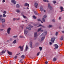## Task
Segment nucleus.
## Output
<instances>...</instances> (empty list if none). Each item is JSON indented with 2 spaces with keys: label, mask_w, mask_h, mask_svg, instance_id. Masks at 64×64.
<instances>
[{
  "label": "nucleus",
  "mask_w": 64,
  "mask_h": 64,
  "mask_svg": "<svg viewBox=\"0 0 64 64\" xmlns=\"http://www.w3.org/2000/svg\"><path fill=\"white\" fill-rule=\"evenodd\" d=\"M56 36H57V35H58V32H56Z\"/></svg>",
  "instance_id": "ea45409f"
},
{
  "label": "nucleus",
  "mask_w": 64,
  "mask_h": 64,
  "mask_svg": "<svg viewBox=\"0 0 64 64\" xmlns=\"http://www.w3.org/2000/svg\"><path fill=\"white\" fill-rule=\"evenodd\" d=\"M17 58V56H16L15 57H14V58L15 59H16V58Z\"/></svg>",
  "instance_id": "864d4df0"
},
{
  "label": "nucleus",
  "mask_w": 64,
  "mask_h": 64,
  "mask_svg": "<svg viewBox=\"0 0 64 64\" xmlns=\"http://www.w3.org/2000/svg\"><path fill=\"white\" fill-rule=\"evenodd\" d=\"M3 16L4 17V18L6 17V15L5 14H4L3 15Z\"/></svg>",
  "instance_id": "c9c22d12"
},
{
  "label": "nucleus",
  "mask_w": 64,
  "mask_h": 64,
  "mask_svg": "<svg viewBox=\"0 0 64 64\" xmlns=\"http://www.w3.org/2000/svg\"><path fill=\"white\" fill-rule=\"evenodd\" d=\"M48 62H45V64H48Z\"/></svg>",
  "instance_id": "49530a36"
},
{
  "label": "nucleus",
  "mask_w": 64,
  "mask_h": 64,
  "mask_svg": "<svg viewBox=\"0 0 64 64\" xmlns=\"http://www.w3.org/2000/svg\"><path fill=\"white\" fill-rule=\"evenodd\" d=\"M40 55V52H38L37 55V56H38V55Z\"/></svg>",
  "instance_id": "58836bf2"
},
{
  "label": "nucleus",
  "mask_w": 64,
  "mask_h": 64,
  "mask_svg": "<svg viewBox=\"0 0 64 64\" xmlns=\"http://www.w3.org/2000/svg\"><path fill=\"white\" fill-rule=\"evenodd\" d=\"M60 10H61V11H60V12H63V11H64L63 10V9H64V8H63V7L62 6H61L60 8Z\"/></svg>",
  "instance_id": "0eeeda50"
},
{
  "label": "nucleus",
  "mask_w": 64,
  "mask_h": 64,
  "mask_svg": "<svg viewBox=\"0 0 64 64\" xmlns=\"http://www.w3.org/2000/svg\"><path fill=\"white\" fill-rule=\"evenodd\" d=\"M42 29V28H40L38 29V32H39V31H41V30Z\"/></svg>",
  "instance_id": "4be33fe9"
},
{
  "label": "nucleus",
  "mask_w": 64,
  "mask_h": 64,
  "mask_svg": "<svg viewBox=\"0 0 64 64\" xmlns=\"http://www.w3.org/2000/svg\"><path fill=\"white\" fill-rule=\"evenodd\" d=\"M29 26L31 28H33V26H32L31 25H29Z\"/></svg>",
  "instance_id": "473e14b6"
},
{
  "label": "nucleus",
  "mask_w": 64,
  "mask_h": 64,
  "mask_svg": "<svg viewBox=\"0 0 64 64\" xmlns=\"http://www.w3.org/2000/svg\"><path fill=\"white\" fill-rule=\"evenodd\" d=\"M20 18H19L18 19H17V20H20Z\"/></svg>",
  "instance_id": "e2e57ef3"
},
{
  "label": "nucleus",
  "mask_w": 64,
  "mask_h": 64,
  "mask_svg": "<svg viewBox=\"0 0 64 64\" xmlns=\"http://www.w3.org/2000/svg\"><path fill=\"white\" fill-rule=\"evenodd\" d=\"M47 34V32H44V33L42 34L41 36H40V37H41L42 36H45V35H46Z\"/></svg>",
  "instance_id": "f257e3e1"
},
{
  "label": "nucleus",
  "mask_w": 64,
  "mask_h": 64,
  "mask_svg": "<svg viewBox=\"0 0 64 64\" xmlns=\"http://www.w3.org/2000/svg\"><path fill=\"white\" fill-rule=\"evenodd\" d=\"M22 60H21L19 62H21V61H22Z\"/></svg>",
  "instance_id": "052dcab7"
},
{
  "label": "nucleus",
  "mask_w": 64,
  "mask_h": 64,
  "mask_svg": "<svg viewBox=\"0 0 64 64\" xmlns=\"http://www.w3.org/2000/svg\"><path fill=\"white\" fill-rule=\"evenodd\" d=\"M8 54H9V55H12V52H8Z\"/></svg>",
  "instance_id": "dca6fc26"
},
{
  "label": "nucleus",
  "mask_w": 64,
  "mask_h": 64,
  "mask_svg": "<svg viewBox=\"0 0 64 64\" xmlns=\"http://www.w3.org/2000/svg\"><path fill=\"white\" fill-rule=\"evenodd\" d=\"M38 21H41V20H38Z\"/></svg>",
  "instance_id": "bf43d9fd"
},
{
  "label": "nucleus",
  "mask_w": 64,
  "mask_h": 64,
  "mask_svg": "<svg viewBox=\"0 0 64 64\" xmlns=\"http://www.w3.org/2000/svg\"><path fill=\"white\" fill-rule=\"evenodd\" d=\"M43 32V30H42L41 31V32Z\"/></svg>",
  "instance_id": "69168bd1"
},
{
  "label": "nucleus",
  "mask_w": 64,
  "mask_h": 64,
  "mask_svg": "<svg viewBox=\"0 0 64 64\" xmlns=\"http://www.w3.org/2000/svg\"><path fill=\"white\" fill-rule=\"evenodd\" d=\"M47 17V16L46 15H45L44 16V18H46Z\"/></svg>",
  "instance_id": "f704fd0d"
},
{
  "label": "nucleus",
  "mask_w": 64,
  "mask_h": 64,
  "mask_svg": "<svg viewBox=\"0 0 64 64\" xmlns=\"http://www.w3.org/2000/svg\"><path fill=\"white\" fill-rule=\"evenodd\" d=\"M55 20H52V22H55Z\"/></svg>",
  "instance_id": "8fccbe9b"
},
{
  "label": "nucleus",
  "mask_w": 64,
  "mask_h": 64,
  "mask_svg": "<svg viewBox=\"0 0 64 64\" xmlns=\"http://www.w3.org/2000/svg\"><path fill=\"white\" fill-rule=\"evenodd\" d=\"M17 36H13V37L14 38H17Z\"/></svg>",
  "instance_id": "7c9ffc66"
},
{
  "label": "nucleus",
  "mask_w": 64,
  "mask_h": 64,
  "mask_svg": "<svg viewBox=\"0 0 64 64\" xmlns=\"http://www.w3.org/2000/svg\"><path fill=\"white\" fill-rule=\"evenodd\" d=\"M11 2L12 3L14 4V5L16 4V2L14 0H12L11 1Z\"/></svg>",
  "instance_id": "6e6552de"
},
{
  "label": "nucleus",
  "mask_w": 64,
  "mask_h": 64,
  "mask_svg": "<svg viewBox=\"0 0 64 64\" xmlns=\"http://www.w3.org/2000/svg\"><path fill=\"white\" fill-rule=\"evenodd\" d=\"M5 0H4L2 1V3H5Z\"/></svg>",
  "instance_id": "79ce46f5"
},
{
  "label": "nucleus",
  "mask_w": 64,
  "mask_h": 64,
  "mask_svg": "<svg viewBox=\"0 0 64 64\" xmlns=\"http://www.w3.org/2000/svg\"><path fill=\"white\" fill-rule=\"evenodd\" d=\"M34 13H35V14H36V12H34Z\"/></svg>",
  "instance_id": "338daca9"
},
{
  "label": "nucleus",
  "mask_w": 64,
  "mask_h": 64,
  "mask_svg": "<svg viewBox=\"0 0 64 64\" xmlns=\"http://www.w3.org/2000/svg\"><path fill=\"white\" fill-rule=\"evenodd\" d=\"M16 12L17 13H19L20 12V10H16Z\"/></svg>",
  "instance_id": "bb28decb"
},
{
  "label": "nucleus",
  "mask_w": 64,
  "mask_h": 64,
  "mask_svg": "<svg viewBox=\"0 0 64 64\" xmlns=\"http://www.w3.org/2000/svg\"><path fill=\"white\" fill-rule=\"evenodd\" d=\"M11 28H8L7 30V32L8 34H10V31H11Z\"/></svg>",
  "instance_id": "7ed1b4c3"
},
{
  "label": "nucleus",
  "mask_w": 64,
  "mask_h": 64,
  "mask_svg": "<svg viewBox=\"0 0 64 64\" xmlns=\"http://www.w3.org/2000/svg\"><path fill=\"white\" fill-rule=\"evenodd\" d=\"M24 37L23 36H20V38H23Z\"/></svg>",
  "instance_id": "e433bc0d"
},
{
  "label": "nucleus",
  "mask_w": 64,
  "mask_h": 64,
  "mask_svg": "<svg viewBox=\"0 0 64 64\" xmlns=\"http://www.w3.org/2000/svg\"><path fill=\"white\" fill-rule=\"evenodd\" d=\"M38 36V35H37V32H35L34 33V37H36Z\"/></svg>",
  "instance_id": "ddd939ff"
},
{
  "label": "nucleus",
  "mask_w": 64,
  "mask_h": 64,
  "mask_svg": "<svg viewBox=\"0 0 64 64\" xmlns=\"http://www.w3.org/2000/svg\"><path fill=\"white\" fill-rule=\"evenodd\" d=\"M53 2L54 4H56V2L55 1H53Z\"/></svg>",
  "instance_id": "2f4dec72"
},
{
  "label": "nucleus",
  "mask_w": 64,
  "mask_h": 64,
  "mask_svg": "<svg viewBox=\"0 0 64 64\" xmlns=\"http://www.w3.org/2000/svg\"><path fill=\"white\" fill-rule=\"evenodd\" d=\"M60 40H63V37L62 36L60 38Z\"/></svg>",
  "instance_id": "5701e85b"
},
{
  "label": "nucleus",
  "mask_w": 64,
  "mask_h": 64,
  "mask_svg": "<svg viewBox=\"0 0 64 64\" xmlns=\"http://www.w3.org/2000/svg\"><path fill=\"white\" fill-rule=\"evenodd\" d=\"M40 26H42V27H43V28H45V27H44V26H42V25L41 24L39 25V26H38V27H40Z\"/></svg>",
  "instance_id": "393cba45"
},
{
  "label": "nucleus",
  "mask_w": 64,
  "mask_h": 64,
  "mask_svg": "<svg viewBox=\"0 0 64 64\" xmlns=\"http://www.w3.org/2000/svg\"><path fill=\"white\" fill-rule=\"evenodd\" d=\"M33 18L34 19H36V17H35V16H34Z\"/></svg>",
  "instance_id": "4c0bfd02"
},
{
  "label": "nucleus",
  "mask_w": 64,
  "mask_h": 64,
  "mask_svg": "<svg viewBox=\"0 0 64 64\" xmlns=\"http://www.w3.org/2000/svg\"><path fill=\"white\" fill-rule=\"evenodd\" d=\"M10 41V40H8L7 41V42H9Z\"/></svg>",
  "instance_id": "13d9d810"
},
{
  "label": "nucleus",
  "mask_w": 64,
  "mask_h": 64,
  "mask_svg": "<svg viewBox=\"0 0 64 64\" xmlns=\"http://www.w3.org/2000/svg\"><path fill=\"white\" fill-rule=\"evenodd\" d=\"M44 2H49L47 0H43Z\"/></svg>",
  "instance_id": "b1692460"
},
{
  "label": "nucleus",
  "mask_w": 64,
  "mask_h": 64,
  "mask_svg": "<svg viewBox=\"0 0 64 64\" xmlns=\"http://www.w3.org/2000/svg\"><path fill=\"white\" fill-rule=\"evenodd\" d=\"M39 49L40 51H42V48L41 47H39Z\"/></svg>",
  "instance_id": "a878e982"
},
{
  "label": "nucleus",
  "mask_w": 64,
  "mask_h": 64,
  "mask_svg": "<svg viewBox=\"0 0 64 64\" xmlns=\"http://www.w3.org/2000/svg\"><path fill=\"white\" fill-rule=\"evenodd\" d=\"M48 28H52V27H53V26L52 25H50L48 26Z\"/></svg>",
  "instance_id": "cd10ccee"
},
{
  "label": "nucleus",
  "mask_w": 64,
  "mask_h": 64,
  "mask_svg": "<svg viewBox=\"0 0 64 64\" xmlns=\"http://www.w3.org/2000/svg\"><path fill=\"white\" fill-rule=\"evenodd\" d=\"M20 26V27H22V29H23V26Z\"/></svg>",
  "instance_id": "37998d69"
},
{
  "label": "nucleus",
  "mask_w": 64,
  "mask_h": 64,
  "mask_svg": "<svg viewBox=\"0 0 64 64\" xmlns=\"http://www.w3.org/2000/svg\"><path fill=\"white\" fill-rule=\"evenodd\" d=\"M54 46L56 49H58V48H59V46L58 45L56 44L54 45Z\"/></svg>",
  "instance_id": "9b49d317"
},
{
  "label": "nucleus",
  "mask_w": 64,
  "mask_h": 64,
  "mask_svg": "<svg viewBox=\"0 0 64 64\" xmlns=\"http://www.w3.org/2000/svg\"><path fill=\"white\" fill-rule=\"evenodd\" d=\"M57 60V59L55 58H54V59H53V61H56V60Z\"/></svg>",
  "instance_id": "c756f323"
},
{
  "label": "nucleus",
  "mask_w": 64,
  "mask_h": 64,
  "mask_svg": "<svg viewBox=\"0 0 64 64\" xmlns=\"http://www.w3.org/2000/svg\"><path fill=\"white\" fill-rule=\"evenodd\" d=\"M44 12H45V13L46 12V10H44Z\"/></svg>",
  "instance_id": "774afa93"
},
{
  "label": "nucleus",
  "mask_w": 64,
  "mask_h": 64,
  "mask_svg": "<svg viewBox=\"0 0 64 64\" xmlns=\"http://www.w3.org/2000/svg\"><path fill=\"white\" fill-rule=\"evenodd\" d=\"M0 21H2V23H4L5 22L6 20L5 19L3 18L2 19V18H0Z\"/></svg>",
  "instance_id": "20e7f679"
},
{
  "label": "nucleus",
  "mask_w": 64,
  "mask_h": 64,
  "mask_svg": "<svg viewBox=\"0 0 64 64\" xmlns=\"http://www.w3.org/2000/svg\"><path fill=\"white\" fill-rule=\"evenodd\" d=\"M26 28L27 29H28L29 30H31V28L28 27H26Z\"/></svg>",
  "instance_id": "a211bd4d"
},
{
  "label": "nucleus",
  "mask_w": 64,
  "mask_h": 64,
  "mask_svg": "<svg viewBox=\"0 0 64 64\" xmlns=\"http://www.w3.org/2000/svg\"><path fill=\"white\" fill-rule=\"evenodd\" d=\"M34 6H36V8H37V6L38 5V4L37 3H35L34 4Z\"/></svg>",
  "instance_id": "f8f14e48"
},
{
  "label": "nucleus",
  "mask_w": 64,
  "mask_h": 64,
  "mask_svg": "<svg viewBox=\"0 0 64 64\" xmlns=\"http://www.w3.org/2000/svg\"><path fill=\"white\" fill-rule=\"evenodd\" d=\"M32 42H30V47L31 48H33V46H32Z\"/></svg>",
  "instance_id": "1a4fd4ad"
},
{
  "label": "nucleus",
  "mask_w": 64,
  "mask_h": 64,
  "mask_svg": "<svg viewBox=\"0 0 64 64\" xmlns=\"http://www.w3.org/2000/svg\"><path fill=\"white\" fill-rule=\"evenodd\" d=\"M40 10L41 11H44V9H43V8L42 7H40Z\"/></svg>",
  "instance_id": "2eb2a0df"
},
{
  "label": "nucleus",
  "mask_w": 64,
  "mask_h": 64,
  "mask_svg": "<svg viewBox=\"0 0 64 64\" xmlns=\"http://www.w3.org/2000/svg\"><path fill=\"white\" fill-rule=\"evenodd\" d=\"M40 22H41L42 23H43V22H42V21L41 20L40 21Z\"/></svg>",
  "instance_id": "680f3d73"
},
{
  "label": "nucleus",
  "mask_w": 64,
  "mask_h": 64,
  "mask_svg": "<svg viewBox=\"0 0 64 64\" xmlns=\"http://www.w3.org/2000/svg\"><path fill=\"white\" fill-rule=\"evenodd\" d=\"M42 20L43 22H45V19L44 18H42Z\"/></svg>",
  "instance_id": "c85d7f7f"
},
{
  "label": "nucleus",
  "mask_w": 64,
  "mask_h": 64,
  "mask_svg": "<svg viewBox=\"0 0 64 64\" xmlns=\"http://www.w3.org/2000/svg\"><path fill=\"white\" fill-rule=\"evenodd\" d=\"M23 17L24 18H27V17H26V16H24V15H23Z\"/></svg>",
  "instance_id": "a19ab883"
},
{
  "label": "nucleus",
  "mask_w": 64,
  "mask_h": 64,
  "mask_svg": "<svg viewBox=\"0 0 64 64\" xmlns=\"http://www.w3.org/2000/svg\"><path fill=\"white\" fill-rule=\"evenodd\" d=\"M23 47H24V46L22 47L21 46H20L18 47V48L20 49L21 51H22L23 50Z\"/></svg>",
  "instance_id": "f03ea898"
},
{
  "label": "nucleus",
  "mask_w": 64,
  "mask_h": 64,
  "mask_svg": "<svg viewBox=\"0 0 64 64\" xmlns=\"http://www.w3.org/2000/svg\"><path fill=\"white\" fill-rule=\"evenodd\" d=\"M16 40H15L13 42V43L14 44H16Z\"/></svg>",
  "instance_id": "412c9836"
},
{
  "label": "nucleus",
  "mask_w": 64,
  "mask_h": 64,
  "mask_svg": "<svg viewBox=\"0 0 64 64\" xmlns=\"http://www.w3.org/2000/svg\"><path fill=\"white\" fill-rule=\"evenodd\" d=\"M34 26H37V24H34Z\"/></svg>",
  "instance_id": "6e6d98bb"
},
{
  "label": "nucleus",
  "mask_w": 64,
  "mask_h": 64,
  "mask_svg": "<svg viewBox=\"0 0 64 64\" xmlns=\"http://www.w3.org/2000/svg\"><path fill=\"white\" fill-rule=\"evenodd\" d=\"M44 39H45V37H42V39H41V41H44Z\"/></svg>",
  "instance_id": "f3484780"
},
{
  "label": "nucleus",
  "mask_w": 64,
  "mask_h": 64,
  "mask_svg": "<svg viewBox=\"0 0 64 64\" xmlns=\"http://www.w3.org/2000/svg\"><path fill=\"white\" fill-rule=\"evenodd\" d=\"M62 19V18H61V17H60L59 18V20H61V19Z\"/></svg>",
  "instance_id": "3c124183"
},
{
  "label": "nucleus",
  "mask_w": 64,
  "mask_h": 64,
  "mask_svg": "<svg viewBox=\"0 0 64 64\" xmlns=\"http://www.w3.org/2000/svg\"><path fill=\"white\" fill-rule=\"evenodd\" d=\"M50 5V4H48V8H50V10H52V7Z\"/></svg>",
  "instance_id": "423d86ee"
},
{
  "label": "nucleus",
  "mask_w": 64,
  "mask_h": 64,
  "mask_svg": "<svg viewBox=\"0 0 64 64\" xmlns=\"http://www.w3.org/2000/svg\"><path fill=\"white\" fill-rule=\"evenodd\" d=\"M3 17V16L2 15H0V18H2Z\"/></svg>",
  "instance_id": "c03bdc74"
},
{
  "label": "nucleus",
  "mask_w": 64,
  "mask_h": 64,
  "mask_svg": "<svg viewBox=\"0 0 64 64\" xmlns=\"http://www.w3.org/2000/svg\"><path fill=\"white\" fill-rule=\"evenodd\" d=\"M62 33H64V31H62Z\"/></svg>",
  "instance_id": "0e129e2a"
},
{
  "label": "nucleus",
  "mask_w": 64,
  "mask_h": 64,
  "mask_svg": "<svg viewBox=\"0 0 64 64\" xmlns=\"http://www.w3.org/2000/svg\"><path fill=\"white\" fill-rule=\"evenodd\" d=\"M4 50L2 51V54H3V53H4Z\"/></svg>",
  "instance_id": "5fc2aeb1"
},
{
  "label": "nucleus",
  "mask_w": 64,
  "mask_h": 64,
  "mask_svg": "<svg viewBox=\"0 0 64 64\" xmlns=\"http://www.w3.org/2000/svg\"><path fill=\"white\" fill-rule=\"evenodd\" d=\"M13 20L14 21H15L16 20V18H14L13 19Z\"/></svg>",
  "instance_id": "603ef678"
},
{
  "label": "nucleus",
  "mask_w": 64,
  "mask_h": 64,
  "mask_svg": "<svg viewBox=\"0 0 64 64\" xmlns=\"http://www.w3.org/2000/svg\"><path fill=\"white\" fill-rule=\"evenodd\" d=\"M25 6H28V7H29V4H28L26 3L25 4Z\"/></svg>",
  "instance_id": "4468645a"
},
{
  "label": "nucleus",
  "mask_w": 64,
  "mask_h": 64,
  "mask_svg": "<svg viewBox=\"0 0 64 64\" xmlns=\"http://www.w3.org/2000/svg\"><path fill=\"white\" fill-rule=\"evenodd\" d=\"M28 31H27V30H25L24 31V33L25 34V35H26L28 33Z\"/></svg>",
  "instance_id": "9d476101"
},
{
  "label": "nucleus",
  "mask_w": 64,
  "mask_h": 64,
  "mask_svg": "<svg viewBox=\"0 0 64 64\" xmlns=\"http://www.w3.org/2000/svg\"><path fill=\"white\" fill-rule=\"evenodd\" d=\"M12 40H13V39H12V38H10V41H12Z\"/></svg>",
  "instance_id": "4d7b16f0"
},
{
  "label": "nucleus",
  "mask_w": 64,
  "mask_h": 64,
  "mask_svg": "<svg viewBox=\"0 0 64 64\" xmlns=\"http://www.w3.org/2000/svg\"><path fill=\"white\" fill-rule=\"evenodd\" d=\"M6 11H4V14H6Z\"/></svg>",
  "instance_id": "de8ad7c7"
},
{
  "label": "nucleus",
  "mask_w": 64,
  "mask_h": 64,
  "mask_svg": "<svg viewBox=\"0 0 64 64\" xmlns=\"http://www.w3.org/2000/svg\"><path fill=\"white\" fill-rule=\"evenodd\" d=\"M55 38L54 37L52 38L51 40V41L53 43L55 41Z\"/></svg>",
  "instance_id": "39448f33"
},
{
  "label": "nucleus",
  "mask_w": 64,
  "mask_h": 64,
  "mask_svg": "<svg viewBox=\"0 0 64 64\" xmlns=\"http://www.w3.org/2000/svg\"><path fill=\"white\" fill-rule=\"evenodd\" d=\"M16 7V8H20V6L18 4H17Z\"/></svg>",
  "instance_id": "6ab92c4d"
},
{
  "label": "nucleus",
  "mask_w": 64,
  "mask_h": 64,
  "mask_svg": "<svg viewBox=\"0 0 64 64\" xmlns=\"http://www.w3.org/2000/svg\"><path fill=\"white\" fill-rule=\"evenodd\" d=\"M25 57V56H24V55H22L21 56V58H24Z\"/></svg>",
  "instance_id": "72a5a7b5"
},
{
  "label": "nucleus",
  "mask_w": 64,
  "mask_h": 64,
  "mask_svg": "<svg viewBox=\"0 0 64 64\" xmlns=\"http://www.w3.org/2000/svg\"><path fill=\"white\" fill-rule=\"evenodd\" d=\"M27 50H28V45H27L26 48V51H27Z\"/></svg>",
  "instance_id": "aec40b11"
},
{
  "label": "nucleus",
  "mask_w": 64,
  "mask_h": 64,
  "mask_svg": "<svg viewBox=\"0 0 64 64\" xmlns=\"http://www.w3.org/2000/svg\"><path fill=\"white\" fill-rule=\"evenodd\" d=\"M50 45H52V42H50Z\"/></svg>",
  "instance_id": "09e8293b"
},
{
  "label": "nucleus",
  "mask_w": 64,
  "mask_h": 64,
  "mask_svg": "<svg viewBox=\"0 0 64 64\" xmlns=\"http://www.w3.org/2000/svg\"><path fill=\"white\" fill-rule=\"evenodd\" d=\"M4 30L3 29H0V31H3Z\"/></svg>",
  "instance_id": "a18cd8bd"
}]
</instances>
